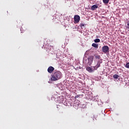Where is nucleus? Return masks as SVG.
I'll return each instance as SVG.
<instances>
[{
    "label": "nucleus",
    "mask_w": 129,
    "mask_h": 129,
    "mask_svg": "<svg viewBox=\"0 0 129 129\" xmlns=\"http://www.w3.org/2000/svg\"><path fill=\"white\" fill-rule=\"evenodd\" d=\"M62 73L59 71H55L53 73L50 78L52 81H57L62 78Z\"/></svg>",
    "instance_id": "nucleus-1"
},
{
    "label": "nucleus",
    "mask_w": 129,
    "mask_h": 129,
    "mask_svg": "<svg viewBox=\"0 0 129 129\" xmlns=\"http://www.w3.org/2000/svg\"><path fill=\"white\" fill-rule=\"evenodd\" d=\"M102 50L103 53H107V52H109V47L108 46H104L102 47Z\"/></svg>",
    "instance_id": "nucleus-2"
},
{
    "label": "nucleus",
    "mask_w": 129,
    "mask_h": 129,
    "mask_svg": "<svg viewBox=\"0 0 129 129\" xmlns=\"http://www.w3.org/2000/svg\"><path fill=\"white\" fill-rule=\"evenodd\" d=\"M54 70H55V68H54V67L50 66L49 67L48 69H47V72H48V73H53V71H54Z\"/></svg>",
    "instance_id": "nucleus-3"
},
{
    "label": "nucleus",
    "mask_w": 129,
    "mask_h": 129,
    "mask_svg": "<svg viewBox=\"0 0 129 129\" xmlns=\"http://www.w3.org/2000/svg\"><path fill=\"white\" fill-rule=\"evenodd\" d=\"M80 21V17H74V23L78 24Z\"/></svg>",
    "instance_id": "nucleus-4"
},
{
    "label": "nucleus",
    "mask_w": 129,
    "mask_h": 129,
    "mask_svg": "<svg viewBox=\"0 0 129 129\" xmlns=\"http://www.w3.org/2000/svg\"><path fill=\"white\" fill-rule=\"evenodd\" d=\"M98 6L96 5H94L92 6L91 10L92 11H95L96 9H98Z\"/></svg>",
    "instance_id": "nucleus-5"
},
{
    "label": "nucleus",
    "mask_w": 129,
    "mask_h": 129,
    "mask_svg": "<svg viewBox=\"0 0 129 129\" xmlns=\"http://www.w3.org/2000/svg\"><path fill=\"white\" fill-rule=\"evenodd\" d=\"M92 47H94V48H96V49H98V44L96 43H93L92 44Z\"/></svg>",
    "instance_id": "nucleus-6"
},
{
    "label": "nucleus",
    "mask_w": 129,
    "mask_h": 129,
    "mask_svg": "<svg viewBox=\"0 0 129 129\" xmlns=\"http://www.w3.org/2000/svg\"><path fill=\"white\" fill-rule=\"evenodd\" d=\"M86 70H87V71H88V72L91 73L93 71L92 70V69H91V68L88 67L86 68Z\"/></svg>",
    "instance_id": "nucleus-7"
},
{
    "label": "nucleus",
    "mask_w": 129,
    "mask_h": 129,
    "mask_svg": "<svg viewBox=\"0 0 129 129\" xmlns=\"http://www.w3.org/2000/svg\"><path fill=\"white\" fill-rule=\"evenodd\" d=\"M99 67H100V63L99 62H98L97 64L94 67V68L96 70L97 69V68H99Z\"/></svg>",
    "instance_id": "nucleus-8"
},
{
    "label": "nucleus",
    "mask_w": 129,
    "mask_h": 129,
    "mask_svg": "<svg viewBox=\"0 0 129 129\" xmlns=\"http://www.w3.org/2000/svg\"><path fill=\"white\" fill-rule=\"evenodd\" d=\"M113 77L114 79H118V77H119V76H118L116 74H115L113 75Z\"/></svg>",
    "instance_id": "nucleus-9"
},
{
    "label": "nucleus",
    "mask_w": 129,
    "mask_h": 129,
    "mask_svg": "<svg viewBox=\"0 0 129 129\" xmlns=\"http://www.w3.org/2000/svg\"><path fill=\"white\" fill-rule=\"evenodd\" d=\"M88 60L91 61V62H93V56H90Z\"/></svg>",
    "instance_id": "nucleus-10"
},
{
    "label": "nucleus",
    "mask_w": 129,
    "mask_h": 129,
    "mask_svg": "<svg viewBox=\"0 0 129 129\" xmlns=\"http://www.w3.org/2000/svg\"><path fill=\"white\" fill-rule=\"evenodd\" d=\"M95 43H99L100 42V39H96L94 40Z\"/></svg>",
    "instance_id": "nucleus-11"
},
{
    "label": "nucleus",
    "mask_w": 129,
    "mask_h": 129,
    "mask_svg": "<svg viewBox=\"0 0 129 129\" xmlns=\"http://www.w3.org/2000/svg\"><path fill=\"white\" fill-rule=\"evenodd\" d=\"M109 0H103V3L104 4H108Z\"/></svg>",
    "instance_id": "nucleus-12"
},
{
    "label": "nucleus",
    "mask_w": 129,
    "mask_h": 129,
    "mask_svg": "<svg viewBox=\"0 0 129 129\" xmlns=\"http://www.w3.org/2000/svg\"><path fill=\"white\" fill-rule=\"evenodd\" d=\"M95 57L96 59H100V55H95Z\"/></svg>",
    "instance_id": "nucleus-13"
},
{
    "label": "nucleus",
    "mask_w": 129,
    "mask_h": 129,
    "mask_svg": "<svg viewBox=\"0 0 129 129\" xmlns=\"http://www.w3.org/2000/svg\"><path fill=\"white\" fill-rule=\"evenodd\" d=\"M125 67L126 68L129 69V62H128V63H127L126 64V65L125 66Z\"/></svg>",
    "instance_id": "nucleus-14"
},
{
    "label": "nucleus",
    "mask_w": 129,
    "mask_h": 129,
    "mask_svg": "<svg viewBox=\"0 0 129 129\" xmlns=\"http://www.w3.org/2000/svg\"><path fill=\"white\" fill-rule=\"evenodd\" d=\"M80 26L81 27V29H83V27H84V24H81L80 25Z\"/></svg>",
    "instance_id": "nucleus-15"
},
{
    "label": "nucleus",
    "mask_w": 129,
    "mask_h": 129,
    "mask_svg": "<svg viewBox=\"0 0 129 129\" xmlns=\"http://www.w3.org/2000/svg\"><path fill=\"white\" fill-rule=\"evenodd\" d=\"M74 17H79V16L77 15H76L74 16Z\"/></svg>",
    "instance_id": "nucleus-16"
}]
</instances>
